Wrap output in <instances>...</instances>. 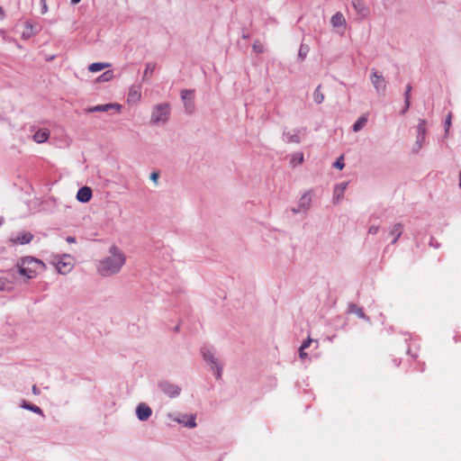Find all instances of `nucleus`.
<instances>
[{"instance_id": "nucleus-1", "label": "nucleus", "mask_w": 461, "mask_h": 461, "mask_svg": "<svg viewBox=\"0 0 461 461\" xmlns=\"http://www.w3.org/2000/svg\"><path fill=\"white\" fill-rule=\"evenodd\" d=\"M125 263V256L116 247L110 249V256L101 260L98 272L102 276H112L118 273Z\"/></svg>"}, {"instance_id": "nucleus-2", "label": "nucleus", "mask_w": 461, "mask_h": 461, "mask_svg": "<svg viewBox=\"0 0 461 461\" xmlns=\"http://www.w3.org/2000/svg\"><path fill=\"white\" fill-rule=\"evenodd\" d=\"M42 267L43 264L41 260L33 258H25L17 264L16 268L20 276L31 279L37 276Z\"/></svg>"}, {"instance_id": "nucleus-3", "label": "nucleus", "mask_w": 461, "mask_h": 461, "mask_svg": "<svg viewBox=\"0 0 461 461\" xmlns=\"http://www.w3.org/2000/svg\"><path fill=\"white\" fill-rule=\"evenodd\" d=\"M170 105L168 104H157L152 111L151 122H166L169 117Z\"/></svg>"}, {"instance_id": "nucleus-4", "label": "nucleus", "mask_w": 461, "mask_h": 461, "mask_svg": "<svg viewBox=\"0 0 461 461\" xmlns=\"http://www.w3.org/2000/svg\"><path fill=\"white\" fill-rule=\"evenodd\" d=\"M55 265L59 273L62 275L67 274L73 267V258L68 255H65L58 259Z\"/></svg>"}, {"instance_id": "nucleus-5", "label": "nucleus", "mask_w": 461, "mask_h": 461, "mask_svg": "<svg viewBox=\"0 0 461 461\" xmlns=\"http://www.w3.org/2000/svg\"><path fill=\"white\" fill-rule=\"evenodd\" d=\"M371 81L377 92L384 93L385 91V80L384 77L379 75L375 69H372Z\"/></svg>"}, {"instance_id": "nucleus-6", "label": "nucleus", "mask_w": 461, "mask_h": 461, "mask_svg": "<svg viewBox=\"0 0 461 461\" xmlns=\"http://www.w3.org/2000/svg\"><path fill=\"white\" fill-rule=\"evenodd\" d=\"M352 5L357 14L362 18H366L369 15V9L363 0H352Z\"/></svg>"}, {"instance_id": "nucleus-7", "label": "nucleus", "mask_w": 461, "mask_h": 461, "mask_svg": "<svg viewBox=\"0 0 461 461\" xmlns=\"http://www.w3.org/2000/svg\"><path fill=\"white\" fill-rule=\"evenodd\" d=\"M136 413H137V417L139 420H147L150 417L152 411H151V409L148 405H146L144 403H140L137 407Z\"/></svg>"}, {"instance_id": "nucleus-8", "label": "nucleus", "mask_w": 461, "mask_h": 461, "mask_svg": "<svg viewBox=\"0 0 461 461\" xmlns=\"http://www.w3.org/2000/svg\"><path fill=\"white\" fill-rule=\"evenodd\" d=\"M181 96H182V99L185 102V106L186 110L189 113H191L193 111V108H194V103H193L194 93H193V91L183 90L181 92Z\"/></svg>"}, {"instance_id": "nucleus-9", "label": "nucleus", "mask_w": 461, "mask_h": 461, "mask_svg": "<svg viewBox=\"0 0 461 461\" xmlns=\"http://www.w3.org/2000/svg\"><path fill=\"white\" fill-rule=\"evenodd\" d=\"M92 198V190L88 186L81 187L77 194V199L82 203H87Z\"/></svg>"}, {"instance_id": "nucleus-10", "label": "nucleus", "mask_w": 461, "mask_h": 461, "mask_svg": "<svg viewBox=\"0 0 461 461\" xmlns=\"http://www.w3.org/2000/svg\"><path fill=\"white\" fill-rule=\"evenodd\" d=\"M112 109H115L116 112H120L121 105L117 104H99L95 105L88 110L90 113L94 112H108Z\"/></svg>"}, {"instance_id": "nucleus-11", "label": "nucleus", "mask_w": 461, "mask_h": 461, "mask_svg": "<svg viewBox=\"0 0 461 461\" xmlns=\"http://www.w3.org/2000/svg\"><path fill=\"white\" fill-rule=\"evenodd\" d=\"M141 98V90L140 86H132L128 94V103L136 104Z\"/></svg>"}, {"instance_id": "nucleus-12", "label": "nucleus", "mask_w": 461, "mask_h": 461, "mask_svg": "<svg viewBox=\"0 0 461 461\" xmlns=\"http://www.w3.org/2000/svg\"><path fill=\"white\" fill-rule=\"evenodd\" d=\"M330 23L334 28H344L346 27V19L344 15L338 12L330 19Z\"/></svg>"}, {"instance_id": "nucleus-13", "label": "nucleus", "mask_w": 461, "mask_h": 461, "mask_svg": "<svg viewBox=\"0 0 461 461\" xmlns=\"http://www.w3.org/2000/svg\"><path fill=\"white\" fill-rule=\"evenodd\" d=\"M179 423L184 424L188 428L196 427L195 415L194 414H184L176 420Z\"/></svg>"}, {"instance_id": "nucleus-14", "label": "nucleus", "mask_w": 461, "mask_h": 461, "mask_svg": "<svg viewBox=\"0 0 461 461\" xmlns=\"http://www.w3.org/2000/svg\"><path fill=\"white\" fill-rule=\"evenodd\" d=\"M161 388L163 392L170 397H175L180 393V388L178 386L168 383L162 384Z\"/></svg>"}, {"instance_id": "nucleus-15", "label": "nucleus", "mask_w": 461, "mask_h": 461, "mask_svg": "<svg viewBox=\"0 0 461 461\" xmlns=\"http://www.w3.org/2000/svg\"><path fill=\"white\" fill-rule=\"evenodd\" d=\"M50 138V131L48 129H40L33 135V140L37 143H43Z\"/></svg>"}, {"instance_id": "nucleus-16", "label": "nucleus", "mask_w": 461, "mask_h": 461, "mask_svg": "<svg viewBox=\"0 0 461 461\" xmlns=\"http://www.w3.org/2000/svg\"><path fill=\"white\" fill-rule=\"evenodd\" d=\"M203 357L205 360L210 361L212 364L214 365V366L216 368V377L220 378L221 368V366H218L217 361L214 358L212 353L209 350H206V351L203 350Z\"/></svg>"}, {"instance_id": "nucleus-17", "label": "nucleus", "mask_w": 461, "mask_h": 461, "mask_svg": "<svg viewBox=\"0 0 461 461\" xmlns=\"http://www.w3.org/2000/svg\"><path fill=\"white\" fill-rule=\"evenodd\" d=\"M311 202H312V199H311V195L309 194H303L299 201L300 209L294 210V212H298L301 211H306L307 209H309Z\"/></svg>"}, {"instance_id": "nucleus-18", "label": "nucleus", "mask_w": 461, "mask_h": 461, "mask_svg": "<svg viewBox=\"0 0 461 461\" xmlns=\"http://www.w3.org/2000/svg\"><path fill=\"white\" fill-rule=\"evenodd\" d=\"M32 240V235L30 232H23L18 235L14 241L18 244H28Z\"/></svg>"}, {"instance_id": "nucleus-19", "label": "nucleus", "mask_w": 461, "mask_h": 461, "mask_svg": "<svg viewBox=\"0 0 461 461\" xmlns=\"http://www.w3.org/2000/svg\"><path fill=\"white\" fill-rule=\"evenodd\" d=\"M402 232V226L400 223L395 224L390 231V235L393 238V243H395L401 237Z\"/></svg>"}, {"instance_id": "nucleus-20", "label": "nucleus", "mask_w": 461, "mask_h": 461, "mask_svg": "<svg viewBox=\"0 0 461 461\" xmlns=\"http://www.w3.org/2000/svg\"><path fill=\"white\" fill-rule=\"evenodd\" d=\"M346 187H347V183H342L340 185H338L335 187V190H334V199L335 200L339 201L343 196Z\"/></svg>"}, {"instance_id": "nucleus-21", "label": "nucleus", "mask_w": 461, "mask_h": 461, "mask_svg": "<svg viewBox=\"0 0 461 461\" xmlns=\"http://www.w3.org/2000/svg\"><path fill=\"white\" fill-rule=\"evenodd\" d=\"M109 67H110V64H108V63L96 62V63L91 64L89 66L88 69L90 72H98V71H101Z\"/></svg>"}, {"instance_id": "nucleus-22", "label": "nucleus", "mask_w": 461, "mask_h": 461, "mask_svg": "<svg viewBox=\"0 0 461 461\" xmlns=\"http://www.w3.org/2000/svg\"><path fill=\"white\" fill-rule=\"evenodd\" d=\"M367 122V115L364 114L362 115L353 125V131H360L364 126L365 124Z\"/></svg>"}, {"instance_id": "nucleus-23", "label": "nucleus", "mask_w": 461, "mask_h": 461, "mask_svg": "<svg viewBox=\"0 0 461 461\" xmlns=\"http://www.w3.org/2000/svg\"><path fill=\"white\" fill-rule=\"evenodd\" d=\"M285 136L286 140L288 142L299 143L300 140H301L298 132H295V131H294V132H291V131L285 132Z\"/></svg>"}, {"instance_id": "nucleus-24", "label": "nucleus", "mask_w": 461, "mask_h": 461, "mask_svg": "<svg viewBox=\"0 0 461 461\" xmlns=\"http://www.w3.org/2000/svg\"><path fill=\"white\" fill-rule=\"evenodd\" d=\"M313 99L316 104H321L324 101V94L321 91V86H318L315 89Z\"/></svg>"}, {"instance_id": "nucleus-25", "label": "nucleus", "mask_w": 461, "mask_h": 461, "mask_svg": "<svg viewBox=\"0 0 461 461\" xmlns=\"http://www.w3.org/2000/svg\"><path fill=\"white\" fill-rule=\"evenodd\" d=\"M411 91V85H408L406 86V91L404 93V96H405V108L403 110V113H405L409 109V107H410Z\"/></svg>"}, {"instance_id": "nucleus-26", "label": "nucleus", "mask_w": 461, "mask_h": 461, "mask_svg": "<svg viewBox=\"0 0 461 461\" xmlns=\"http://www.w3.org/2000/svg\"><path fill=\"white\" fill-rule=\"evenodd\" d=\"M156 68V65L153 63H148L144 71V78L148 77H151L154 69Z\"/></svg>"}, {"instance_id": "nucleus-27", "label": "nucleus", "mask_w": 461, "mask_h": 461, "mask_svg": "<svg viewBox=\"0 0 461 461\" xmlns=\"http://www.w3.org/2000/svg\"><path fill=\"white\" fill-rule=\"evenodd\" d=\"M23 406L26 409L31 410L32 411H33L35 413L42 414L41 409L36 405L24 402Z\"/></svg>"}, {"instance_id": "nucleus-28", "label": "nucleus", "mask_w": 461, "mask_h": 461, "mask_svg": "<svg viewBox=\"0 0 461 461\" xmlns=\"http://www.w3.org/2000/svg\"><path fill=\"white\" fill-rule=\"evenodd\" d=\"M350 312L355 313L360 318H365V313L363 312L362 309L358 308L356 305H350Z\"/></svg>"}, {"instance_id": "nucleus-29", "label": "nucleus", "mask_w": 461, "mask_h": 461, "mask_svg": "<svg viewBox=\"0 0 461 461\" xmlns=\"http://www.w3.org/2000/svg\"><path fill=\"white\" fill-rule=\"evenodd\" d=\"M334 167L339 170H341L344 167V158L343 156H340L337 161L334 163Z\"/></svg>"}, {"instance_id": "nucleus-30", "label": "nucleus", "mask_w": 461, "mask_h": 461, "mask_svg": "<svg viewBox=\"0 0 461 461\" xmlns=\"http://www.w3.org/2000/svg\"><path fill=\"white\" fill-rule=\"evenodd\" d=\"M418 132H419V134L424 135V133H425V122L424 121H420V122L418 126Z\"/></svg>"}, {"instance_id": "nucleus-31", "label": "nucleus", "mask_w": 461, "mask_h": 461, "mask_svg": "<svg viewBox=\"0 0 461 461\" xmlns=\"http://www.w3.org/2000/svg\"><path fill=\"white\" fill-rule=\"evenodd\" d=\"M112 77V73L107 71V72H104L101 77H100V80L102 81H107L109 80L110 78Z\"/></svg>"}, {"instance_id": "nucleus-32", "label": "nucleus", "mask_w": 461, "mask_h": 461, "mask_svg": "<svg viewBox=\"0 0 461 461\" xmlns=\"http://www.w3.org/2000/svg\"><path fill=\"white\" fill-rule=\"evenodd\" d=\"M158 176H159V175H158V172H153V173H151V175H150V179H151L155 184H157V183H158Z\"/></svg>"}, {"instance_id": "nucleus-33", "label": "nucleus", "mask_w": 461, "mask_h": 461, "mask_svg": "<svg viewBox=\"0 0 461 461\" xmlns=\"http://www.w3.org/2000/svg\"><path fill=\"white\" fill-rule=\"evenodd\" d=\"M293 159H297L298 160V163H302L303 160V153H296L294 156V158Z\"/></svg>"}, {"instance_id": "nucleus-34", "label": "nucleus", "mask_w": 461, "mask_h": 461, "mask_svg": "<svg viewBox=\"0 0 461 461\" xmlns=\"http://www.w3.org/2000/svg\"><path fill=\"white\" fill-rule=\"evenodd\" d=\"M312 342V339H310V338H308V339H306V340L302 344L301 348H304V349H305V348H307L310 346V344H311Z\"/></svg>"}, {"instance_id": "nucleus-35", "label": "nucleus", "mask_w": 461, "mask_h": 461, "mask_svg": "<svg viewBox=\"0 0 461 461\" xmlns=\"http://www.w3.org/2000/svg\"><path fill=\"white\" fill-rule=\"evenodd\" d=\"M41 3L42 4L41 13L45 14L48 11V6L46 4V0H41Z\"/></svg>"}, {"instance_id": "nucleus-36", "label": "nucleus", "mask_w": 461, "mask_h": 461, "mask_svg": "<svg viewBox=\"0 0 461 461\" xmlns=\"http://www.w3.org/2000/svg\"><path fill=\"white\" fill-rule=\"evenodd\" d=\"M378 227L377 226H371L368 230V233L370 234H376L377 231H378Z\"/></svg>"}, {"instance_id": "nucleus-37", "label": "nucleus", "mask_w": 461, "mask_h": 461, "mask_svg": "<svg viewBox=\"0 0 461 461\" xmlns=\"http://www.w3.org/2000/svg\"><path fill=\"white\" fill-rule=\"evenodd\" d=\"M450 124H451V114H448L447 118L446 120V123H445L446 131L448 130V128L450 127Z\"/></svg>"}, {"instance_id": "nucleus-38", "label": "nucleus", "mask_w": 461, "mask_h": 461, "mask_svg": "<svg viewBox=\"0 0 461 461\" xmlns=\"http://www.w3.org/2000/svg\"><path fill=\"white\" fill-rule=\"evenodd\" d=\"M299 355H300L301 358H304V357H307V353L304 352V348H303L301 347H300V349H299Z\"/></svg>"}, {"instance_id": "nucleus-39", "label": "nucleus", "mask_w": 461, "mask_h": 461, "mask_svg": "<svg viewBox=\"0 0 461 461\" xmlns=\"http://www.w3.org/2000/svg\"><path fill=\"white\" fill-rule=\"evenodd\" d=\"M32 393L37 395V394H40L41 391H40V389L36 385H33L32 386Z\"/></svg>"}, {"instance_id": "nucleus-40", "label": "nucleus", "mask_w": 461, "mask_h": 461, "mask_svg": "<svg viewBox=\"0 0 461 461\" xmlns=\"http://www.w3.org/2000/svg\"><path fill=\"white\" fill-rule=\"evenodd\" d=\"M253 48H254L258 52H261V47H260V46H258L256 43L253 45Z\"/></svg>"}, {"instance_id": "nucleus-41", "label": "nucleus", "mask_w": 461, "mask_h": 461, "mask_svg": "<svg viewBox=\"0 0 461 461\" xmlns=\"http://www.w3.org/2000/svg\"><path fill=\"white\" fill-rule=\"evenodd\" d=\"M4 10L3 8L0 6V19L4 17Z\"/></svg>"}, {"instance_id": "nucleus-42", "label": "nucleus", "mask_w": 461, "mask_h": 461, "mask_svg": "<svg viewBox=\"0 0 461 461\" xmlns=\"http://www.w3.org/2000/svg\"><path fill=\"white\" fill-rule=\"evenodd\" d=\"M80 1H81V0H71V3H72L73 5H77V4H78Z\"/></svg>"}, {"instance_id": "nucleus-43", "label": "nucleus", "mask_w": 461, "mask_h": 461, "mask_svg": "<svg viewBox=\"0 0 461 461\" xmlns=\"http://www.w3.org/2000/svg\"><path fill=\"white\" fill-rule=\"evenodd\" d=\"M68 242H74V241H75V239H74V238H72V237H68Z\"/></svg>"}, {"instance_id": "nucleus-44", "label": "nucleus", "mask_w": 461, "mask_h": 461, "mask_svg": "<svg viewBox=\"0 0 461 461\" xmlns=\"http://www.w3.org/2000/svg\"><path fill=\"white\" fill-rule=\"evenodd\" d=\"M299 55L303 56V53H302V50H300Z\"/></svg>"}, {"instance_id": "nucleus-45", "label": "nucleus", "mask_w": 461, "mask_h": 461, "mask_svg": "<svg viewBox=\"0 0 461 461\" xmlns=\"http://www.w3.org/2000/svg\"><path fill=\"white\" fill-rule=\"evenodd\" d=\"M299 55L303 56V53H302V50H300Z\"/></svg>"}]
</instances>
